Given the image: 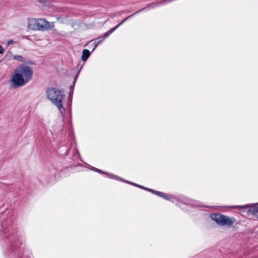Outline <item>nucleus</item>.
<instances>
[{
  "instance_id": "obj_9",
  "label": "nucleus",
  "mask_w": 258,
  "mask_h": 258,
  "mask_svg": "<svg viewBox=\"0 0 258 258\" xmlns=\"http://www.w3.org/2000/svg\"><path fill=\"white\" fill-rule=\"evenodd\" d=\"M90 55V52L88 49H84L82 52V59L85 61Z\"/></svg>"
},
{
  "instance_id": "obj_1",
  "label": "nucleus",
  "mask_w": 258,
  "mask_h": 258,
  "mask_svg": "<svg viewBox=\"0 0 258 258\" xmlns=\"http://www.w3.org/2000/svg\"><path fill=\"white\" fill-rule=\"evenodd\" d=\"M32 69L26 64H20L14 71L10 80L12 86L15 88L24 86L32 78Z\"/></svg>"
},
{
  "instance_id": "obj_19",
  "label": "nucleus",
  "mask_w": 258,
  "mask_h": 258,
  "mask_svg": "<svg viewBox=\"0 0 258 258\" xmlns=\"http://www.w3.org/2000/svg\"><path fill=\"white\" fill-rule=\"evenodd\" d=\"M31 25H33L34 26V25L33 24H32V23L31 22V24H30V25H29V27H31Z\"/></svg>"
},
{
  "instance_id": "obj_11",
  "label": "nucleus",
  "mask_w": 258,
  "mask_h": 258,
  "mask_svg": "<svg viewBox=\"0 0 258 258\" xmlns=\"http://www.w3.org/2000/svg\"><path fill=\"white\" fill-rule=\"evenodd\" d=\"M80 72V70L79 71L78 73L74 77V82H73L74 85H75L76 82L77 81V80L79 76Z\"/></svg>"
},
{
  "instance_id": "obj_17",
  "label": "nucleus",
  "mask_w": 258,
  "mask_h": 258,
  "mask_svg": "<svg viewBox=\"0 0 258 258\" xmlns=\"http://www.w3.org/2000/svg\"><path fill=\"white\" fill-rule=\"evenodd\" d=\"M94 171H96L99 173H103L102 171H101V170L99 169H97V168H96L95 167H94Z\"/></svg>"
},
{
  "instance_id": "obj_6",
  "label": "nucleus",
  "mask_w": 258,
  "mask_h": 258,
  "mask_svg": "<svg viewBox=\"0 0 258 258\" xmlns=\"http://www.w3.org/2000/svg\"><path fill=\"white\" fill-rule=\"evenodd\" d=\"M31 23L34 25L31 27L32 29L40 31L47 30L54 27L53 23H50L44 19H34L31 21Z\"/></svg>"
},
{
  "instance_id": "obj_3",
  "label": "nucleus",
  "mask_w": 258,
  "mask_h": 258,
  "mask_svg": "<svg viewBox=\"0 0 258 258\" xmlns=\"http://www.w3.org/2000/svg\"><path fill=\"white\" fill-rule=\"evenodd\" d=\"M12 221L11 219H7L2 222L0 225V236L8 240L12 244L17 242L18 239L15 235V231L11 229Z\"/></svg>"
},
{
  "instance_id": "obj_10",
  "label": "nucleus",
  "mask_w": 258,
  "mask_h": 258,
  "mask_svg": "<svg viewBox=\"0 0 258 258\" xmlns=\"http://www.w3.org/2000/svg\"><path fill=\"white\" fill-rule=\"evenodd\" d=\"M13 59L22 62H25L26 61V59L22 55H14Z\"/></svg>"
},
{
  "instance_id": "obj_4",
  "label": "nucleus",
  "mask_w": 258,
  "mask_h": 258,
  "mask_svg": "<svg viewBox=\"0 0 258 258\" xmlns=\"http://www.w3.org/2000/svg\"><path fill=\"white\" fill-rule=\"evenodd\" d=\"M211 218L215 221L218 225L229 228L236 222V219L234 218L229 217L220 213L211 214Z\"/></svg>"
},
{
  "instance_id": "obj_8",
  "label": "nucleus",
  "mask_w": 258,
  "mask_h": 258,
  "mask_svg": "<svg viewBox=\"0 0 258 258\" xmlns=\"http://www.w3.org/2000/svg\"><path fill=\"white\" fill-rule=\"evenodd\" d=\"M248 215H252L254 217L258 218V205H256L248 210Z\"/></svg>"
},
{
  "instance_id": "obj_16",
  "label": "nucleus",
  "mask_w": 258,
  "mask_h": 258,
  "mask_svg": "<svg viewBox=\"0 0 258 258\" xmlns=\"http://www.w3.org/2000/svg\"><path fill=\"white\" fill-rule=\"evenodd\" d=\"M4 52V48L1 45H0V54H3Z\"/></svg>"
},
{
  "instance_id": "obj_2",
  "label": "nucleus",
  "mask_w": 258,
  "mask_h": 258,
  "mask_svg": "<svg viewBox=\"0 0 258 258\" xmlns=\"http://www.w3.org/2000/svg\"><path fill=\"white\" fill-rule=\"evenodd\" d=\"M46 93L48 99L57 107L61 114L64 116L66 113V109L63 106L62 100L65 96L63 93L56 88H50L47 89Z\"/></svg>"
},
{
  "instance_id": "obj_13",
  "label": "nucleus",
  "mask_w": 258,
  "mask_h": 258,
  "mask_svg": "<svg viewBox=\"0 0 258 258\" xmlns=\"http://www.w3.org/2000/svg\"><path fill=\"white\" fill-rule=\"evenodd\" d=\"M148 191H149L152 192L153 194H154L156 195H157V192H158V191H156V190H153L152 189H148Z\"/></svg>"
},
{
  "instance_id": "obj_12",
  "label": "nucleus",
  "mask_w": 258,
  "mask_h": 258,
  "mask_svg": "<svg viewBox=\"0 0 258 258\" xmlns=\"http://www.w3.org/2000/svg\"><path fill=\"white\" fill-rule=\"evenodd\" d=\"M127 182L132 184V185H134L135 186H136L137 187H139L140 188H144V186H142V185H139L138 184H136V183H133V182H128V181H126Z\"/></svg>"
},
{
  "instance_id": "obj_14",
  "label": "nucleus",
  "mask_w": 258,
  "mask_h": 258,
  "mask_svg": "<svg viewBox=\"0 0 258 258\" xmlns=\"http://www.w3.org/2000/svg\"><path fill=\"white\" fill-rule=\"evenodd\" d=\"M148 191H149L152 192L153 194H154L156 195H157V192H158V191H156V190H153L152 189H148Z\"/></svg>"
},
{
  "instance_id": "obj_7",
  "label": "nucleus",
  "mask_w": 258,
  "mask_h": 258,
  "mask_svg": "<svg viewBox=\"0 0 258 258\" xmlns=\"http://www.w3.org/2000/svg\"><path fill=\"white\" fill-rule=\"evenodd\" d=\"M157 195L159 197H162L163 198L166 200L172 201V202H174V201L176 200L175 198L172 196L169 197L168 195L161 191H158V192H157Z\"/></svg>"
},
{
  "instance_id": "obj_5",
  "label": "nucleus",
  "mask_w": 258,
  "mask_h": 258,
  "mask_svg": "<svg viewBox=\"0 0 258 258\" xmlns=\"http://www.w3.org/2000/svg\"><path fill=\"white\" fill-rule=\"evenodd\" d=\"M146 9V8H144L136 13H134L133 14L128 16L125 19H124L121 22H120L119 24H118L117 25H116L115 27L110 29L108 31L106 32L103 36H100L97 38L95 40L94 42L93 43V44L94 45V47L93 49L94 50L97 46L102 43L105 38L108 37L113 32H114L117 28H118L121 25H122L125 21H126L128 19L132 17L133 16L136 15V14L138 13L139 12L143 11L144 10Z\"/></svg>"
},
{
  "instance_id": "obj_18",
  "label": "nucleus",
  "mask_w": 258,
  "mask_h": 258,
  "mask_svg": "<svg viewBox=\"0 0 258 258\" xmlns=\"http://www.w3.org/2000/svg\"><path fill=\"white\" fill-rule=\"evenodd\" d=\"M143 189H145V190H148V189H149V188H147V187H144V188H143Z\"/></svg>"
},
{
  "instance_id": "obj_15",
  "label": "nucleus",
  "mask_w": 258,
  "mask_h": 258,
  "mask_svg": "<svg viewBox=\"0 0 258 258\" xmlns=\"http://www.w3.org/2000/svg\"><path fill=\"white\" fill-rule=\"evenodd\" d=\"M14 43V41L13 40H10L7 42V45H10Z\"/></svg>"
}]
</instances>
